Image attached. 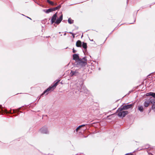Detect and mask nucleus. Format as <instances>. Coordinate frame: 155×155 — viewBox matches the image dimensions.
<instances>
[{"label": "nucleus", "instance_id": "9", "mask_svg": "<svg viewBox=\"0 0 155 155\" xmlns=\"http://www.w3.org/2000/svg\"><path fill=\"white\" fill-rule=\"evenodd\" d=\"M40 130L41 132L44 134H47L48 133L47 129L45 127L42 128Z\"/></svg>", "mask_w": 155, "mask_h": 155}, {"label": "nucleus", "instance_id": "11", "mask_svg": "<svg viewBox=\"0 0 155 155\" xmlns=\"http://www.w3.org/2000/svg\"><path fill=\"white\" fill-rule=\"evenodd\" d=\"M76 45L77 47H81V41H78L76 43Z\"/></svg>", "mask_w": 155, "mask_h": 155}, {"label": "nucleus", "instance_id": "5", "mask_svg": "<svg viewBox=\"0 0 155 155\" xmlns=\"http://www.w3.org/2000/svg\"><path fill=\"white\" fill-rule=\"evenodd\" d=\"M78 64L82 66H85L87 64L86 61L84 59H79L78 61Z\"/></svg>", "mask_w": 155, "mask_h": 155}, {"label": "nucleus", "instance_id": "14", "mask_svg": "<svg viewBox=\"0 0 155 155\" xmlns=\"http://www.w3.org/2000/svg\"><path fill=\"white\" fill-rule=\"evenodd\" d=\"M138 110L141 112H142L143 111V107L141 106H138Z\"/></svg>", "mask_w": 155, "mask_h": 155}, {"label": "nucleus", "instance_id": "20", "mask_svg": "<svg viewBox=\"0 0 155 155\" xmlns=\"http://www.w3.org/2000/svg\"><path fill=\"white\" fill-rule=\"evenodd\" d=\"M126 155H132V154H131V153H130V154H126Z\"/></svg>", "mask_w": 155, "mask_h": 155}, {"label": "nucleus", "instance_id": "10", "mask_svg": "<svg viewBox=\"0 0 155 155\" xmlns=\"http://www.w3.org/2000/svg\"><path fill=\"white\" fill-rule=\"evenodd\" d=\"M146 96H151L155 98V93L153 92H150L147 93L146 94Z\"/></svg>", "mask_w": 155, "mask_h": 155}, {"label": "nucleus", "instance_id": "17", "mask_svg": "<svg viewBox=\"0 0 155 155\" xmlns=\"http://www.w3.org/2000/svg\"><path fill=\"white\" fill-rule=\"evenodd\" d=\"M84 125H82L80 126H79L76 129V131L77 132L79 129H80L81 127L84 126Z\"/></svg>", "mask_w": 155, "mask_h": 155}, {"label": "nucleus", "instance_id": "2", "mask_svg": "<svg viewBox=\"0 0 155 155\" xmlns=\"http://www.w3.org/2000/svg\"><path fill=\"white\" fill-rule=\"evenodd\" d=\"M123 109L122 108H119L117 110V112L118 113V116L122 118L124 117L128 114L127 111H122Z\"/></svg>", "mask_w": 155, "mask_h": 155}, {"label": "nucleus", "instance_id": "4", "mask_svg": "<svg viewBox=\"0 0 155 155\" xmlns=\"http://www.w3.org/2000/svg\"><path fill=\"white\" fill-rule=\"evenodd\" d=\"M59 81H58L52 86L51 87H50L49 88H48L46 90H45L43 92L42 95H43V94H45L47 92L50 90L53 91L55 88L58 85Z\"/></svg>", "mask_w": 155, "mask_h": 155}, {"label": "nucleus", "instance_id": "12", "mask_svg": "<svg viewBox=\"0 0 155 155\" xmlns=\"http://www.w3.org/2000/svg\"><path fill=\"white\" fill-rule=\"evenodd\" d=\"M47 2L52 5L54 6L56 5V3H54L53 2L49 0H47Z\"/></svg>", "mask_w": 155, "mask_h": 155}, {"label": "nucleus", "instance_id": "16", "mask_svg": "<svg viewBox=\"0 0 155 155\" xmlns=\"http://www.w3.org/2000/svg\"><path fill=\"white\" fill-rule=\"evenodd\" d=\"M83 47L84 49H86L87 48V44L85 43H83L82 44Z\"/></svg>", "mask_w": 155, "mask_h": 155}, {"label": "nucleus", "instance_id": "21", "mask_svg": "<svg viewBox=\"0 0 155 155\" xmlns=\"http://www.w3.org/2000/svg\"><path fill=\"white\" fill-rule=\"evenodd\" d=\"M72 35H73V38H74V34H72Z\"/></svg>", "mask_w": 155, "mask_h": 155}, {"label": "nucleus", "instance_id": "18", "mask_svg": "<svg viewBox=\"0 0 155 155\" xmlns=\"http://www.w3.org/2000/svg\"><path fill=\"white\" fill-rule=\"evenodd\" d=\"M73 52L74 53H75L76 52V51L74 49V48L73 49Z\"/></svg>", "mask_w": 155, "mask_h": 155}, {"label": "nucleus", "instance_id": "23", "mask_svg": "<svg viewBox=\"0 0 155 155\" xmlns=\"http://www.w3.org/2000/svg\"><path fill=\"white\" fill-rule=\"evenodd\" d=\"M48 94V93H47L46 94L47 95V94Z\"/></svg>", "mask_w": 155, "mask_h": 155}, {"label": "nucleus", "instance_id": "8", "mask_svg": "<svg viewBox=\"0 0 155 155\" xmlns=\"http://www.w3.org/2000/svg\"><path fill=\"white\" fill-rule=\"evenodd\" d=\"M132 106V104H128L123 106L122 108L123 109L126 110L131 108Z\"/></svg>", "mask_w": 155, "mask_h": 155}, {"label": "nucleus", "instance_id": "13", "mask_svg": "<svg viewBox=\"0 0 155 155\" xmlns=\"http://www.w3.org/2000/svg\"><path fill=\"white\" fill-rule=\"evenodd\" d=\"M61 8V6L60 5H59L56 7L52 8L53 11H55V10L58 9H59Z\"/></svg>", "mask_w": 155, "mask_h": 155}, {"label": "nucleus", "instance_id": "22", "mask_svg": "<svg viewBox=\"0 0 155 155\" xmlns=\"http://www.w3.org/2000/svg\"><path fill=\"white\" fill-rule=\"evenodd\" d=\"M70 34H73L72 33V32H70Z\"/></svg>", "mask_w": 155, "mask_h": 155}, {"label": "nucleus", "instance_id": "15", "mask_svg": "<svg viewBox=\"0 0 155 155\" xmlns=\"http://www.w3.org/2000/svg\"><path fill=\"white\" fill-rule=\"evenodd\" d=\"M68 21L69 24H71L73 23V20L71 19V18H69L68 19Z\"/></svg>", "mask_w": 155, "mask_h": 155}, {"label": "nucleus", "instance_id": "1", "mask_svg": "<svg viewBox=\"0 0 155 155\" xmlns=\"http://www.w3.org/2000/svg\"><path fill=\"white\" fill-rule=\"evenodd\" d=\"M63 15L61 14L59 18L57 17V13L56 12L55 14L52 16L51 21V24H53L54 23L58 24H59L62 20Z\"/></svg>", "mask_w": 155, "mask_h": 155}, {"label": "nucleus", "instance_id": "3", "mask_svg": "<svg viewBox=\"0 0 155 155\" xmlns=\"http://www.w3.org/2000/svg\"><path fill=\"white\" fill-rule=\"evenodd\" d=\"M152 99V98L151 97L150 98V101L147 100L145 101L144 103V105L145 107H147L150 104V102H151L152 104V108L153 109H155V101H150Z\"/></svg>", "mask_w": 155, "mask_h": 155}, {"label": "nucleus", "instance_id": "19", "mask_svg": "<svg viewBox=\"0 0 155 155\" xmlns=\"http://www.w3.org/2000/svg\"><path fill=\"white\" fill-rule=\"evenodd\" d=\"M71 74H72V75H74V72H73L72 71H71Z\"/></svg>", "mask_w": 155, "mask_h": 155}, {"label": "nucleus", "instance_id": "7", "mask_svg": "<svg viewBox=\"0 0 155 155\" xmlns=\"http://www.w3.org/2000/svg\"><path fill=\"white\" fill-rule=\"evenodd\" d=\"M43 11L45 13L47 14H48L50 12H53V10L52 8H50L47 10L44 9Z\"/></svg>", "mask_w": 155, "mask_h": 155}, {"label": "nucleus", "instance_id": "6", "mask_svg": "<svg viewBox=\"0 0 155 155\" xmlns=\"http://www.w3.org/2000/svg\"><path fill=\"white\" fill-rule=\"evenodd\" d=\"M73 59L75 60L77 62H78V60L80 59L79 58V56L78 55L76 54H74L73 55Z\"/></svg>", "mask_w": 155, "mask_h": 155}]
</instances>
